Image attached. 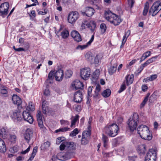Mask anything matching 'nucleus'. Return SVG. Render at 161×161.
Returning <instances> with one entry per match:
<instances>
[{
	"mask_svg": "<svg viewBox=\"0 0 161 161\" xmlns=\"http://www.w3.org/2000/svg\"><path fill=\"white\" fill-rule=\"evenodd\" d=\"M137 130L138 133L142 139L147 141H150L152 139V133L147 126L141 125L137 128Z\"/></svg>",
	"mask_w": 161,
	"mask_h": 161,
	"instance_id": "f257e3e1",
	"label": "nucleus"
},
{
	"mask_svg": "<svg viewBox=\"0 0 161 161\" xmlns=\"http://www.w3.org/2000/svg\"><path fill=\"white\" fill-rule=\"evenodd\" d=\"M105 17L107 20L115 26L119 25L122 21L119 16L110 11L105 12Z\"/></svg>",
	"mask_w": 161,
	"mask_h": 161,
	"instance_id": "f03ea898",
	"label": "nucleus"
},
{
	"mask_svg": "<svg viewBox=\"0 0 161 161\" xmlns=\"http://www.w3.org/2000/svg\"><path fill=\"white\" fill-rule=\"evenodd\" d=\"M138 115L136 114H133L131 118H130L128 121L127 124L129 128L131 131L136 130L139 123Z\"/></svg>",
	"mask_w": 161,
	"mask_h": 161,
	"instance_id": "7ed1b4c3",
	"label": "nucleus"
},
{
	"mask_svg": "<svg viewBox=\"0 0 161 161\" xmlns=\"http://www.w3.org/2000/svg\"><path fill=\"white\" fill-rule=\"evenodd\" d=\"M59 148L61 150L65 149L71 152L76 149V144L73 142H64L61 144Z\"/></svg>",
	"mask_w": 161,
	"mask_h": 161,
	"instance_id": "20e7f679",
	"label": "nucleus"
},
{
	"mask_svg": "<svg viewBox=\"0 0 161 161\" xmlns=\"http://www.w3.org/2000/svg\"><path fill=\"white\" fill-rule=\"evenodd\" d=\"M161 10V1L154 2L149 10V14L152 16L156 15Z\"/></svg>",
	"mask_w": 161,
	"mask_h": 161,
	"instance_id": "39448f33",
	"label": "nucleus"
},
{
	"mask_svg": "<svg viewBox=\"0 0 161 161\" xmlns=\"http://www.w3.org/2000/svg\"><path fill=\"white\" fill-rule=\"evenodd\" d=\"M118 130L117 125L115 124H113L108 126L106 132L109 136L114 137L117 135Z\"/></svg>",
	"mask_w": 161,
	"mask_h": 161,
	"instance_id": "423d86ee",
	"label": "nucleus"
},
{
	"mask_svg": "<svg viewBox=\"0 0 161 161\" xmlns=\"http://www.w3.org/2000/svg\"><path fill=\"white\" fill-rule=\"evenodd\" d=\"M79 14L76 11H72L69 13L68 17V21L69 23L74 24L79 17Z\"/></svg>",
	"mask_w": 161,
	"mask_h": 161,
	"instance_id": "0eeeda50",
	"label": "nucleus"
},
{
	"mask_svg": "<svg viewBox=\"0 0 161 161\" xmlns=\"http://www.w3.org/2000/svg\"><path fill=\"white\" fill-rule=\"evenodd\" d=\"M91 73L90 69L87 68H83L80 70V76L82 79L86 80L90 77Z\"/></svg>",
	"mask_w": 161,
	"mask_h": 161,
	"instance_id": "6e6552de",
	"label": "nucleus"
},
{
	"mask_svg": "<svg viewBox=\"0 0 161 161\" xmlns=\"http://www.w3.org/2000/svg\"><path fill=\"white\" fill-rule=\"evenodd\" d=\"M11 117L13 121L16 122H20L22 120L21 114L17 111L13 112L11 114Z\"/></svg>",
	"mask_w": 161,
	"mask_h": 161,
	"instance_id": "1a4fd4ad",
	"label": "nucleus"
},
{
	"mask_svg": "<svg viewBox=\"0 0 161 161\" xmlns=\"http://www.w3.org/2000/svg\"><path fill=\"white\" fill-rule=\"evenodd\" d=\"M9 5L7 2L2 3L0 6V13L3 15H7L8 12Z\"/></svg>",
	"mask_w": 161,
	"mask_h": 161,
	"instance_id": "9d476101",
	"label": "nucleus"
},
{
	"mask_svg": "<svg viewBox=\"0 0 161 161\" xmlns=\"http://www.w3.org/2000/svg\"><path fill=\"white\" fill-rule=\"evenodd\" d=\"M22 115L24 120L26 121L31 124L33 123L34 119L29 113L26 111H24L23 112Z\"/></svg>",
	"mask_w": 161,
	"mask_h": 161,
	"instance_id": "9b49d317",
	"label": "nucleus"
},
{
	"mask_svg": "<svg viewBox=\"0 0 161 161\" xmlns=\"http://www.w3.org/2000/svg\"><path fill=\"white\" fill-rule=\"evenodd\" d=\"M71 87L73 89H82L84 87L83 83L79 80H76L73 81L71 83Z\"/></svg>",
	"mask_w": 161,
	"mask_h": 161,
	"instance_id": "f8f14e48",
	"label": "nucleus"
},
{
	"mask_svg": "<svg viewBox=\"0 0 161 161\" xmlns=\"http://www.w3.org/2000/svg\"><path fill=\"white\" fill-rule=\"evenodd\" d=\"M71 36L74 40L77 42L82 41V38L79 33L76 31H72L71 32Z\"/></svg>",
	"mask_w": 161,
	"mask_h": 161,
	"instance_id": "ddd939ff",
	"label": "nucleus"
},
{
	"mask_svg": "<svg viewBox=\"0 0 161 161\" xmlns=\"http://www.w3.org/2000/svg\"><path fill=\"white\" fill-rule=\"evenodd\" d=\"M90 136L89 131L83 132L81 140L82 144L86 145L88 143Z\"/></svg>",
	"mask_w": 161,
	"mask_h": 161,
	"instance_id": "4468645a",
	"label": "nucleus"
},
{
	"mask_svg": "<svg viewBox=\"0 0 161 161\" xmlns=\"http://www.w3.org/2000/svg\"><path fill=\"white\" fill-rule=\"evenodd\" d=\"M36 117L38 125L39 127L42 129L43 130H45V128L44 127L43 123L42 117L41 114V112L40 111H38L36 114Z\"/></svg>",
	"mask_w": 161,
	"mask_h": 161,
	"instance_id": "2eb2a0df",
	"label": "nucleus"
},
{
	"mask_svg": "<svg viewBox=\"0 0 161 161\" xmlns=\"http://www.w3.org/2000/svg\"><path fill=\"white\" fill-rule=\"evenodd\" d=\"M57 158L60 160L64 161L70 158L69 153L65 152H60L58 153L57 155Z\"/></svg>",
	"mask_w": 161,
	"mask_h": 161,
	"instance_id": "dca6fc26",
	"label": "nucleus"
},
{
	"mask_svg": "<svg viewBox=\"0 0 161 161\" xmlns=\"http://www.w3.org/2000/svg\"><path fill=\"white\" fill-rule=\"evenodd\" d=\"M157 151L155 149H151L147 153L146 157L152 159V160H156L157 158Z\"/></svg>",
	"mask_w": 161,
	"mask_h": 161,
	"instance_id": "f3484780",
	"label": "nucleus"
},
{
	"mask_svg": "<svg viewBox=\"0 0 161 161\" xmlns=\"http://www.w3.org/2000/svg\"><path fill=\"white\" fill-rule=\"evenodd\" d=\"M83 95L82 92L80 91L76 92L74 94V100L76 103H80L82 101Z\"/></svg>",
	"mask_w": 161,
	"mask_h": 161,
	"instance_id": "a211bd4d",
	"label": "nucleus"
},
{
	"mask_svg": "<svg viewBox=\"0 0 161 161\" xmlns=\"http://www.w3.org/2000/svg\"><path fill=\"white\" fill-rule=\"evenodd\" d=\"M54 76L55 79L58 81H61L64 77L63 71L61 69H59L54 73Z\"/></svg>",
	"mask_w": 161,
	"mask_h": 161,
	"instance_id": "6ab92c4d",
	"label": "nucleus"
},
{
	"mask_svg": "<svg viewBox=\"0 0 161 161\" xmlns=\"http://www.w3.org/2000/svg\"><path fill=\"white\" fill-rule=\"evenodd\" d=\"M94 38V36L93 35H92L89 41L86 44L83 45H79L77 47L76 49L78 50H82L86 48L93 42Z\"/></svg>",
	"mask_w": 161,
	"mask_h": 161,
	"instance_id": "aec40b11",
	"label": "nucleus"
},
{
	"mask_svg": "<svg viewBox=\"0 0 161 161\" xmlns=\"http://www.w3.org/2000/svg\"><path fill=\"white\" fill-rule=\"evenodd\" d=\"M12 99L14 104L18 105H20L22 103L21 98L16 95L14 94L13 95Z\"/></svg>",
	"mask_w": 161,
	"mask_h": 161,
	"instance_id": "412c9836",
	"label": "nucleus"
},
{
	"mask_svg": "<svg viewBox=\"0 0 161 161\" xmlns=\"http://www.w3.org/2000/svg\"><path fill=\"white\" fill-rule=\"evenodd\" d=\"M94 10L91 7H87L86 8V11L83 13V14H85L88 17H91L94 14ZM83 14V13H82Z\"/></svg>",
	"mask_w": 161,
	"mask_h": 161,
	"instance_id": "4be33fe9",
	"label": "nucleus"
},
{
	"mask_svg": "<svg viewBox=\"0 0 161 161\" xmlns=\"http://www.w3.org/2000/svg\"><path fill=\"white\" fill-rule=\"evenodd\" d=\"M103 58V55L102 53H99L97 54L96 56L94 57V61L93 64H98L100 63L101 62V60Z\"/></svg>",
	"mask_w": 161,
	"mask_h": 161,
	"instance_id": "5701e85b",
	"label": "nucleus"
},
{
	"mask_svg": "<svg viewBox=\"0 0 161 161\" xmlns=\"http://www.w3.org/2000/svg\"><path fill=\"white\" fill-rule=\"evenodd\" d=\"M32 133L31 130L29 129H27L25 131L24 134V137L25 139L27 142H29Z\"/></svg>",
	"mask_w": 161,
	"mask_h": 161,
	"instance_id": "b1692460",
	"label": "nucleus"
},
{
	"mask_svg": "<svg viewBox=\"0 0 161 161\" xmlns=\"http://www.w3.org/2000/svg\"><path fill=\"white\" fill-rule=\"evenodd\" d=\"M7 151V148L5 142L0 138V152L5 153Z\"/></svg>",
	"mask_w": 161,
	"mask_h": 161,
	"instance_id": "393cba45",
	"label": "nucleus"
},
{
	"mask_svg": "<svg viewBox=\"0 0 161 161\" xmlns=\"http://www.w3.org/2000/svg\"><path fill=\"white\" fill-rule=\"evenodd\" d=\"M125 78L127 85H129L133 83L134 80V76L133 75H129L125 77Z\"/></svg>",
	"mask_w": 161,
	"mask_h": 161,
	"instance_id": "a878e982",
	"label": "nucleus"
},
{
	"mask_svg": "<svg viewBox=\"0 0 161 161\" xmlns=\"http://www.w3.org/2000/svg\"><path fill=\"white\" fill-rule=\"evenodd\" d=\"M130 30H128L125 33L124 35L122 40V44L120 46L121 47H123L125 43L126 42L127 38L130 35Z\"/></svg>",
	"mask_w": 161,
	"mask_h": 161,
	"instance_id": "bb28decb",
	"label": "nucleus"
},
{
	"mask_svg": "<svg viewBox=\"0 0 161 161\" xmlns=\"http://www.w3.org/2000/svg\"><path fill=\"white\" fill-rule=\"evenodd\" d=\"M100 71L99 69H96L93 73L92 80L93 82H96L99 76Z\"/></svg>",
	"mask_w": 161,
	"mask_h": 161,
	"instance_id": "cd10ccee",
	"label": "nucleus"
},
{
	"mask_svg": "<svg viewBox=\"0 0 161 161\" xmlns=\"http://www.w3.org/2000/svg\"><path fill=\"white\" fill-rule=\"evenodd\" d=\"M85 57L86 59L92 64H93L94 57L91 53L89 52L86 53Z\"/></svg>",
	"mask_w": 161,
	"mask_h": 161,
	"instance_id": "c85d7f7f",
	"label": "nucleus"
},
{
	"mask_svg": "<svg viewBox=\"0 0 161 161\" xmlns=\"http://www.w3.org/2000/svg\"><path fill=\"white\" fill-rule=\"evenodd\" d=\"M26 110L28 111H33L35 109V105L32 102H30L26 106Z\"/></svg>",
	"mask_w": 161,
	"mask_h": 161,
	"instance_id": "c756f323",
	"label": "nucleus"
},
{
	"mask_svg": "<svg viewBox=\"0 0 161 161\" xmlns=\"http://www.w3.org/2000/svg\"><path fill=\"white\" fill-rule=\"evenodd\" d=\"M137 150L140 153H144L146 151L145 145V144H141L138 146L137 147Z\"/></svg>",
	"mask_w": 161,
	"mask_h": 161,
	"instance_id": "7c9ffc66",
	"label": "nucleus"
},
{
	"mask_svg": "<svg viewBox=\"0 0 161 161\" xmlns=\"http://www.w3.org/2000/svg\"><path fill=\"white\" fill-rule=\"evenodd\" d=\"M151 53V52L150 51H147L144 53L141 58L140 63H141L147 58L150 56Z\"/></svg>",
	"mask_w": 161,
	"mask_h": 161,
	"instance_id": "2f4dec72",
	"label": "nucleus"
},
{
	"mask_svg": "<svg viewBox=\"0 0 161 161\" xmlns=\"http://www.w3.org/2000/svg\"><path fill=\"white\" fill-rule=\"evenodd\" d=\"M0 135L5 139L8 137V134L4 128H2L0 129Z\"/></svg>",
	"mask_w": 161,
	"mask_h": 161,
	"instance_id": "473e14b6",
	"label": "nucleus"
},
{
	"mask_svg": "<svg viewBox=\"0 0 161 161\" xmlns=\"http://www.w3.org/2000/svg\"><path fill=\"white\" fill-rule=\"evenodd\" d=\"M150 3L151 2L149 1L145 3L144 5V10L143 12V14L144 15H147L148 12L149 6Z\"/></svg>",
	"mask_w": 161,
	"mask_h": 161,
	"instance_id": "72a5a7b5",
	"label": "nucleus"
},
{
	"mask_svg": "<svg viewBox=\"0 0 161 161\" xmlns=\"http://www.w3.org/2000/svg\"><path fill=\"white\" fill-rule=\"evenodd\" d=\"M96 27V24L95 22L92 20L88 23V27L92 31H93Z\"/></svg>",
	"mask_w": 161,
	"mask_h": 161,
	"instance_id": "f704fd0d",
	"label": "nucleus"
},
{
	"mask_svg": "<svg viewBox=\"0 0 161 161\" xmlns=\"http://www.w3.org/2000/svg\"><path fill=\"white\" fill-rule=\"evenodd\" d=\"M102 140L103 142V147L106 148H107L108 141V137L104 135L103 134Z\"/></svg>",
	"mask_w": 161,
	"mask_h": 161,
	"instance_id": "c9c22d12",
	"label": "nucleus"
},
{
	"mask_svg": "<svg viewBox=\"0 0 161 161\" xmlns=\"http://www.w3.org/2000/svg\"><path fill=\"white\" fill-rule=\"evenodd\" d=\"M157 58L158 56H155L147 60L144 63V65L146 66H147L150 63L155 61V59H156Z\"/></svg>",
	"mask_w": 161,
	"mask_h": 161,
	"instance_id": "e433bc0d",
	"label": "nucleus"
},
{
	"mask_svg": "<svg viewBox=\"0 0 161 161\" xmlns=\"http://www.w3.org/2000/svg\"><path fill=\"white\" fill-rule=\"evenodd\" d=\"M79 116L78 115H75L71 121L70 127H72L75 125L76 122L78 120Z\"/></svg>",
	"mask_w": 161,
	"mask_h": 161,
	"instance_id": "4c0bfd02",
	"label": "nucleus"
},
{
	"mask_svg": "<svg viewBox=\"0 0 161 161\" xmlns=\"http://www.w3.org/2000/svg\"><path fill=\"white\" fill-rule=\"evenodd\" d=\"M111 93V91L109 89H107L105 90L102 93V95L103 97H107L110 95Z\"/></svg>",
	"mask_w": 161,
	"mask_h": 161,
	"instance_id": "58836bf2",
	"label": "nucleus"
},
{
	"mask_svg": "<svg viewBox=\"0 0 161 161\" xmlns=\"http://www.w3.org/2000/svg\"><path fill=\"white\" fill-rule=\"evenodd\" d=\"M70 130V129L69 128L67 127H65L64 128H60L59 129L56 130L55 131V132L56 133L58 132H65Z\"/></svg>",
	"mask_w": 161,
	"mask_h": 161,
	"instance_id": "ea45409f",
	"label": "nucleus"
},
{
	"mask_svg": "<svg viewBox=\"0 0 161 161\" xmlns=\"http://www.w3.org/2000/svg\"><path fill=\"white\" fill-rule=\"evenodd\" d=\"M69 35V32L66 30H64L61 33V36L62 37L65 39L68 37Z\"/></svg>",
	"mask_w": 161,
	"mask_h": 161,
	"instance_id": "a19ab883",
	"label": "nucleus"
},
{
	"mask_svg": "<svg viewBox=\"0 0 161 161\" xmlns=\"http://www.w3.org/2000/svg\"><path fill=\"white\" fill-rule=\"evenodd\" d=\"M117 69L116 66H111L108 69V72L110 75H112L114 73Z\"/></svg>",
	"mask_w": 161,
	"mask_h": 161,
	"instance_id": "79ce46f5",
	"label": "nucleus"
},
{
	"mask_svg": "<svg viewBox=\"0 0 161 161\" xmlns=\"http://www.w3.org/2000/svg\"><path fill=\"white\" fill-rule=\"evenodd\" d=\"M1 93L3 94H6L8 93V88L5 86H1L0 88Z\"/></svg>",
	"mask_w": 161,
	"mask_h": 161,
	"instance_id": "37998d69",
	"label": "nucleus"
},
{
	"mask_svg": "<svg viewBox=\"0 0 161 161\" xmlns=\"http://www.w3.org/2000/svg\"><path fill=\"white\" fill-rule=\"evenodd\" d=\"M79 132V131L78 129L77 128H75L71 132L69 136H74L78 134Z\"/></svg>",
	"mask_w": 161,
	"mask_h": 161,
	"instance_id": "c03bdc74",
	"label": "nucleus"
},
{
	"mask_svg": "<svg viewBox=\"0 0 161 161\" xmlns=\"http://www.w3.org/2000/svg\"><path fill=\"white\" fill-rule=\"evenodd\" d=\"M88 25V23L86 20H85L83 21L81 24L80 30L82 31L84 29H85L86 28V26H87Z\"/></svg>",
	"mask_w": 161,
	"mask_h": 161,
	"instance_id": "a18cd8bd",
	"label": "nucleus"
},
{
	"mask_svg": "<svg viewBox=\"0 0 161 161\" xmlns=\"http://www.w3.org/2000/svg\"><path fill=\"white\" fill-rule=\"evenodd\" d=\"M46 103V101H43L42 103V112L44 114H46L47 112V106L45 104Z\"/></svg>",
	"mask_w": 161,
	"mask_h": 161,
	"instance_id": "49530a36",
	"label": "nucleus"
},
{
	"mask_svg": "<svg viewBox=\"0 0 161 161\" xmlns=\"http://www.w3.org/2000/svg\"><path fill=\"white\" fill-rule=\"evenodd\" d=\"M100 28L101 29V32L102 33H104L106 29V27L105 24L104 23H102L100 25Z\"/></svg>",
	"mask_w": 161,
	"mask_h": 161,
	"instance_id": "de8ad7c7",
	"label": "nucleus"
},
{
	"mask_svg": "<svg viewBox=\"0 0 161 161\" xmlns=\"http://www.w3.org/2000/svg\"><path fill=\"white\" fill-rule=\"evenodd\" d=\"M16 139V136L15 134H10L9 136V139L10 141L12 142H14L15 141Z\"/></svg>",
	"mask_w": 161,
	"mask_h": 161,
	"instance_id": "09e8293b",
	"label": "nucleus"
},
{
	"mask_svg": "<svg viewBox=\"0 0 161 161\" xmlns=\"http://www.w3.org/2000/svg\"><path fill=\"white\" fill-rule=\"evenodd\" d=\"M65 141H64V138L63 137H59L57 138L56 141V143L58 145L60 144L61 142L62 143L64 142Z\"/></svg>",
	"mask_w": 161,
	"mask_h": 161,
	"instance_id": "8fccbe9b",
	"label": "nucleus"
},
{
	"mask_svg": "<svg viewBox=\"0 0 161 161\" xmlns=\"http://www.w3.org/2000/svg\"><path fill=\"white\" fill-rule=\"evenodd\" d=\"M60 122L61 125L66 126L69 125V122L67 120H60Z\"/></svg>",
	"mask_w": 161,
	"mask_h": 161,
	"instance_id": "3c124183",
	"label": "nucleus"
},
{
	"mask_svg": "<svg viewBox=\"0 0 161 161\" xmlns=\"http://www.w3.org/2000/svg\"><path fill=\"white\" fill-rule=\"evenodd\" d=\"M18 147L16 146H14L11 147L9 150L10 152L13 153H15L17 152L18 151Z\"/></svg>",
	"mask_w": 161,
	"mask_h": 161,
	"instance_id": "603ef678",
	"label": "nucleus"
},
{
	"mask_svg": "<svg viewBox=\"0 0 161 161\" xmlns=\"http://www.w3.org/2000/svg\"><path fill=\"white\" fill-rule=\"evenodd\" d=\"M72 74V72L71 70H67L65 72V76L67 78L70 77Z\"/></svg>",
	"mask_w": 161,
	"mask_h": 161,
	"instance_id": "864d4df0",
	"label": "nucleus"
},
{
	"mask_svg": "<svg viewBox=\"0 0 161 161\" xmlns=\"http://www.w3.org/2000/svg\"><path fill=\"white\" fill-rule=\"evenodd\" d=\"M50 143L49 142H47L44 143L42 145V147H44V148L46 149L50 147Z\"/></svg>",
	"mask_w": 161,
	"mask_h": 161,
	"instance_id": "5fc2aeb1",
	"label": "nucleus"
},
{
	"mask_svg": "<svg viewBox=\"0 0 161 161\" xmlns=\"http://www.w3.org/2000/svg\"><path fill=\"white\" fill-rule=\"evenodd\" d=\"M126 88V86L125 84H123L121 86L118 92L119 93L124 91Z\"/></svg>",
	"mask_w": 161,
	"mask_h": 161,
	"instance_id": "6e6d98bb",
	"label": "nucleus"
},
{
	"mask_svg": "<svg viewBox=\"0 0 161 161\" xmlns=\"http://www.w3.org/2000/svg\"><path fill=\"white\" fill-rule=\"evenodd\" d=\"M157 76H158L156 74L151 75L150 77H149L150 79V81H152L155 80L157 78Z\"/></svg>",
	"mask_w": 161,
	"mask_h": 161,
	"instance_id": "4d7b16f0",
	"label": "nucleus"
},
{
	"mask_svg": "<svg viewBox=\"0 0 161 161\" xmlns=\"http://www.w3.org/2000/svg\"><path fill=\"white\" fill-rule=\"evenodd\" d=\"M128 4L130 8L133 7L135 1L134 0H128Z\"/></svg>",
	"mask_w": 161,
	"mask_h": 161,
	"instance_id": "13d9d810",
	"label": "nucleus"
},
{
	"mask_svg": "<svg viewBox=\"0 0 161 161\" xmlns=\"http://www.w3.org/2000/svg\"><path fill=\"white\" fill-rule=\"evenodd\" d=\"M148 89V87L147 85L144 84L142 85V89L143 92L147 91Z\"/></svg>",
	"mask_w": 161,
	"mask_h": 161,
	"instance_id": "bf43d9fd",
	"label": "nucleus"
},
{
	"mask_svg": "<svg viewBox=\"0 0 161 161\" xmlns=\"http://www.w3.org/2000/svg\"><path fill=\"white\" fill-rule=\"evenodd\" d=\"M37 11L38 12V13L39 14L45 15L47 13V10L46 9H44V12L41 11H39V10H37Z\"/></svg>",
	"mask_w": 161,
	"mask_h": 161,
	"instance_id": "052dcab7",
	"label": "nucleus"
},
{
	"mask_svg": "<svg viewBox=\"0 0 161 161\" xmlns=\"http://www.w3.org/2000/svg\"><path fill=\"white\" fill-rule=\"evenodd\" d=\"M147 101V98H145L143 101L140 105L141 108L143 107Z\"/></svg>",
	"mask_w": 161,
	"mask_h": 161,
	"instance_id": "680f3d73",
	"label": "nucleus"
},
{
	"mask_svg": "<svg viewBox=\"0 0 161 161\" xmlns=\"http://www.w3.org/2000/svg\"><path fill=\"white\" fill-rule=\"evenodd\" d=\"M37 151V147H34L33 149V151L32 153V155L34 156H35L36 153Z\"/></svg>",
	"mask_w": 161,
	"mask_h": 161,
	"instance_id": "e2e57ef3",
	"label": "nucleus"
},
{
	"mask_svg": "<svg viewBox=\"0 0 161 161\" xmlns=\"http://www.w3.org/2000/svg\"><path fill=\"white\" fill-rule=\"evenodd\" d=\"M36 16L35 11L34 10H31V14L30 15V16L31 17L32 16H33L34 17H35Z\"/></svg>",
	"mask_w": 161,
	"mask_h": 161,
	"instance_id": "0e129e2a",
	"label": "nucleus"
},
{
	"mask_svg": "<svg viewBox=\"0 0 161 161\" xmlns=\"http://www.w3.org/2000/svg\"><path fill=\"white\" fill-rule=\"evenodd\" d=\"M44 94L46 96H48L50 95V92L49 90L47 88L45 89L44 92Z\"/></svg>",
	"mask_w": 161,
	"mask_h": 161,
	"instance_id": "69168bd1",
	"label": "nucleus"
},
{
	"mask_svg": "<svg viewBox=\"0 0 161 161\" xmlns=\"http://www.w3.org/2000/svg\"><path fill=\"white\" fill-rule=\"evenodd\" d=\"M93 87H89L88 89V94L89 96H90L92 91V88Z\"/></svg>",
	"mask_w": 161,
	"mask_h": 161,
	"instance_id": "338daca9",
	"label": "nucleus"
},
{
	"mask_svg": "<svg viewBox=\"0 0 161 161\" xmlns=\"http://www.w3.org/2000/svg\"><path fill=\"white\" fill-rule=\"evenodd\" d=\"M139 59H133L131 61H130L129 63V65L131 66L135 64L138 60Z\"/></svg>",
	"mask_w": 161,
	"mask_h": 161,
	"instance_id": "774afa93",
	"label": "nucleus"
}]
</instances>
